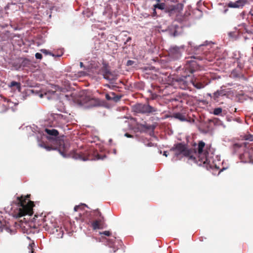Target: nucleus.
Returning a JSON list of instances; mask_svg holds the SVG:
<instances>
[{
	"label": "nucleus",
	"mask_w": 253,
	"mask_h": 253,
	"mask_svg": "<svg viewBox=\"0 0 253 253\" xmlns=\"http://www.w3.org/2000/svg\"><path fill=\"white\" fill-rule=\"evenodd\" d=\"M75 104L78 107L84 109L93 107L104 106V102L98 99H92L86 95L84 91L78 93L77 96L74 99Z\"/></svg>",
	"instance_id": "nucleus-1"
},
{
	"label": "nucleus",
	"mask_w": 253,
	"mask_h": 253,
	"mask_svg": "<svg viewBox=\"0 0 253 253\" xmlns=\"http://www.w3.org/2000/svg\"><path fill=\"white\" fill-rule=\"evenodd\" d=\"M169 151L174 152V157L176 158H178L181 155L183 157H188L189 160L193 161L194 163H197L196 158L191 154L192 150L189 149L187 144L184 142H178L174 144Z\"/></svg>",
	"instance_id": "nucleus-2"
},
{
	"label": "nucleus",
	"mask_w": 253,
	"mask_h": 253,
	"mask_svg": "<svg viewBox=\"0 0 253 253\" xmlns=\"http://www.w3.org/2000/svg\"><path fill=\"white\" fill-rule=\"evenodd\" d=\"M17 208L14 211L13 216L18 218L25 215L30 214L34 205L33 203L28 201L27 204L26 199L23 200L19 197L17 198Z\"/></svg>",
	"instance_id": "nucleus-3"
},
{
	"label": "nucleus",
	"mask_w": 253,
	"mask_h": 253,
	"mask_svg": "<svg viewBox=\"0 0 253 253\" xmlns=\"http://www.w3.org/2000/svg\"><path fill=\"white\" fill-rule=\"evenodd\" d=\"M233 154H238L241 159H249L248 163L253 164V150H249L245 143H235L232 146Z\"/></svg>",
	"instance_id": "nucleus-4"
},
{
	"label": "nucleus",
	"mask_w": 253,
	"mask_h": 253,
	"mask_svg": "<svg viewBox=\"0 0 253 253\" xmlns=\"http://www.w3.org/2000/svg\"><path fill=\"white\" fill-rule=\"evenodd\" d=\"M133 111L136 113L142 114H153L155 115V113L158 111V109L151 106L148 103H137L133 105L132 107Z\"/></svg>",
	"instance_id": "nucleus-5"
},
{
	"label": "nucleus",
	"mask_w": 253,
	"mask_h": 253,
	"mask_svg": "<svg viewBox=\"0 0 253 253\" xmlns=\"http://www.w3.org/2000/svg\"><path fill=\"white\" fill-rule=\"evenodd\" d=\"M205 146V143L203 141H200L198 143V153L199 155V161H201L200 164H198L199 165H201L202 163L204 164H209L210 163V158L211 157V156H210V152L211 150L208 151L207 149L204 152V148Z\"/></svg>",
	"instance_id": "nucleus-6"
},
{
	"label": "nucleus",
	"mask_w": 253,
	"mask_h": 253,
	"mask_svg": "<svg viewBox=\"0 0 253 253\" xmlns=\"http://www.w3.org/2000/svg\"><path fill=\"white\" fill-rule=\"evenodd\" d=\"M185 50V46L184 45L180 46L173 45L169 47L168 52L170 58L174 60H177L181 58Z\"/></svg>",
	"instance_id": "nucleus-7"
},
{
	"label": "nucleus",
	"mask_w": 253,
	"mask_h": 253,
	"mask_svg": "<svg viewBox=\"0 0 253 253\" xmlns=\"http://www.w3.org/2000/svg\"><path fill=\"white\" fill-rule=\"evenodd\" d=\"M45 131L47 134V139L49 141H55L60 146L64 144V142L59 136V132L54 128H45Z\"/></svg>",
	"instance_id": "nucleus-8"
},
{
	"label": "nucleus",
	"mask_w": 253,
	"mask_h": 253,
	"mask_svg": "<svg viewBox=\"0 0 253 253\" xmlns=\"http://www.w3.org/2000/svg\"><path fill=\"white\" fill-rule=\"evenodd\" d=\"M46 226L47 227L48 230H51L53 234L59 232V233L57 234V238H63L64 235L63 230L62 229L61 227L57 226L56 223L50 222L49 224L46 223Z\"/></svg>",
	"instance_id": "nucleus-9"
},
{
	"label": "nucleus",
	"mask_w": 253,
	"mask_h": 253,
	"mask_svg": "<svg viewBox=\"0 0 253 253\" xmlns=\"http://www.w3.org/2000/svg\"><path fill=\"white\" fill-rule=\"evenodd\" d=\"M6 231L11 235H15L16 233V230L15 228H10L9 222H6L5 220H1L0 219V232Z\"/></svg>",
	"instance_id": "nucleus-10"
},
{
	"label": "nucleus",
	"mask_w": 253,
	"mask_h": 253,
	"mask_svg": "<svg viewBox=\"0 0 253 253\" xmlns=\"http://www.w3.org/2000/svg\"><path fill=\"white\" fill-rule=\"evenodd\" d=\"M189 77V75L177 77L175 79V81L181 86L180 87L182 89H185L187 86L188 85V81L187 80V79Z\"/></svg>",
	"instance_id": "nucleus-11"
},
{
	"label": "nucleus",
	"mask_w": 253,
	"mask_h": 253,
	"mask_svg": "<svg viewBox=\"0 0 253 253\" xmlns=\"http://www.w3.org/2000/svg\"><path fill=\"white\" fill-rule=\"evenodd\" d=\"M136 126H138V127L137 128L138 129V131L140 132H145L146 131H145V130H144L142 128L140 129L139 127V126H140V127H142L143 128H144L145 129H146V130H151L153 132H154V130L156 127L155 125H147L146 123H145V124H141L139 123H136Z\"/></svg>",
	"instance_id": "nucleus-12"
},
{
	"label": "nucleus",
	"mask_w": 253,
	"mask_h": 253,
	"mask_svg": "<svg viewBox=\"0 0 253 253\" xmlns=\"http://www.w3.org/2000/svg\"><path fill=\"white\" fill-rule=\"evenodd\" d=\"M247 2V0H238L235 2L230 1L228 3V6L230 8H242Z\"/></svg>",
	"instance_id": "nucleus-13"
},
{
	"label": "nucleus",
	"mask_w": 253,
	"mask_h": 253,
	"mask_svg": "<svg viewBox=\"0 0 253 253\" xmlns=\"http://www.w3.org/2000/svg\"><path fill=\"white\" fill-rule=\"evenodd\" d=\"M179 26L177 25L172 24L168 27L167 31L170 36L175 37L179 35L177 30Z\"/></svg>",
	"instance_id": "nucleus-14"
},
{
	"label": "nucleus",
	"mask_w": 253,
	"mask_h": 253,
	"mask_svg": "<svg viewBox=\"0 0 253 253\" xmlns=\"http://www.w3.org/2000/svg\"><path fill=\"white\" fill-rule=\"evenodd\" d=\"M116 241V237L114 236L111 237V238L107 240V245L111 248H113V251L110 250L109 251L110 253H115L117 250H118V248H115V242Z\"/></svg>",
	"instance_id": "nucleus-15"
},
{
	"label": "nucleus",
	"mask_w": 253,
	"mask_h": 253,
	"mask_svg": "<svg viewBox=\"0 0 253 253\" xmlns=\"http://www.w3.org/2000/svg\"><path fill=\"white\" fill-rule=\"evenodd\" d=\"M37 140L38 141V146L40 147L45 149L47 151L56 150V149H58L57 147H52L51 146H47L43 142H41L39 137H37Z\"/></svg>",
	"instance_id": "nucleus-16"
},
{
	"label": "nucleus",
	"mask_w": 253,
	"mask_h": 253,
	"mask_svg": "<svg viewBox=\"0 0 253 253\" xmlns=\"http://www.w3.org/2000/svg\"><path fill=\"white\" fill-rule=\"evenodd\" d=\"M173 117L175 119L180 120L181 122H188V120L185 117V116L179 112L174 113L173 115Z\"/></svg>",
	"instance_id": "nucleus-17"
},
{
	"label": "nucleus",
	"mask_w": 253,
	"mask_h": 253,
	"mask_svg": "<svg viewBox=\"0 0 253 253\" xmlns=\"http://www.w3.org/2000/svg\"><path fill=\"white\" fill-rule=\"evenodd\" d=\"M4 9L5 10L8 9H11L12 10L17 11L18 10V6L15 3H8L4 7Z\"/></svg>",
	"instance_id": "nucleus-18"
},
{
	"label": "nucleus",
	"mask_w": 253,
	"mask_h": 253,
	"mask_svg": "<svg viewBox=\"0 0 253 253\" xmlns=\"http://www.w3.org/2000/svg\"><path fill=\"white\" fill-rule=\"evenodd\" d=\"M119 75L115 72H112L110 75V80H109V83L110 84H115L116 81L118 79Z\"/></svg>",
	"instance_id": "nucleus-19"
},
{
	"label": "nucleus",
	"mask_w": 253,
	"mask_h": 253,
	"mask_svg": "<svg viewBox=\"0 0 253 253\" xmlns=\"http://www.w3.org/2000/svg\"><path fill=\"white\" fill-rule=\"evenodd\" d=\"M166 4L164 2H158L153 5L155 8L158 9L160 10H165L166 12L167 10L166 9Z\"/></svg>",
	"instance_id": "nucleus-20"
},
{
	"label": "nucleus",
	"mask_w": 253,
	"mask_h": 253,
	"mask_svg": "<svg viewBox=\"0 0 253 253\" xmlns=\"http://www.w3.org/2000/svg\"><path fill=\"white\" fill-rule=\"evenodd\" d=\"M73 158L75 160H80L83 161H87L89 160L88 158L83 157L82 155L77 153L74 155Z\"/></svg>",
	"instance_id": "nucleus-21"
},
{
	"label": "nucleus",
	"mask_w": 253,
	"mask_h": 253,
	"mask_svg": "<svg viewBox=\"0 0 253 253\" xmlns=\"http://www.w3.org/2000/svg\"><path fill=\"white\" fill-rule=\"evenodd\" d=\"M112 73L110 70L107 68V65L106 64H104L103 69V74L102 75H110Z\"/></svg>",
	"instance_id": "nucleus-22"
},
{
	"label": "nucleus",
	"mask_w": 253,
	"mask_h": 253,
	"mask_svg": "<svg viewBox=\"0 0 253 253\" xmlns=\"http://www.w3.org/2000/svg\"><path fill=\"white\" fill-rule=\"evenodd\" d=\"M10 87L16 86V88L18 90H20L21 88V84L19 82H17L16 81H12L10 83V84L9 85Z\"/></svg>",
	"instance_id": "nucleus-23"
},
{
	"label": "nucleus",
	"mask_w": 253,
	"mask_h": 253,
	"mask_svg": "<svg viewBox=\"0 0 253 253\" xmlns=\"http://www.w3.org/2000/svg\"><path fill=\"white\" fill-rule=\"evenodd\" d=\"M183 8V4L181 3H178L174 6L173 8L171 9V10H176L178 11L182 10Z\"/></svg>",
	"instance_id": "nucleus-24"
},
{
	"label": "nucleus",
	"mask_w": 253,
	"mask_h": 253,
	"mask_svg": "<svg viewBox=\"0 0 253 253\" xmlns=\"http://www.w3.org/2000/svg\"><path fill=\"white\" fill-rule=\"evenodd\" d=\"M30 60L26 58H24L22 59V62H21V66L23 67H28L30 64Z\"/></svg>",
	"instance_id": "nucleus-25"
},
{
	"label": "nucleus",
	"mask_w": 253,
	"mask_h": 253,
	"mask_svg": "<svg viewBox=\"0 0 253 253\" xmlns=\"http://www.w3.org/2000/svg\"><path fill=\"white\" fill-rule=\"evenodd\" d=\"M111 94L113 96V100L115 102L119 101L121 98V95H116L114 92H111Z\"/></svg>",
	"instance_id": "nucleus-26"
},
{
	"label": "nucleus",
	"mask_w": 253,
	"mask_h": 253,
	"mask_svg": "<svg viewBox=\"0 0 253 253\" xmlns=\"http://www.w3.org/2000/svg\"><path fill=\"white\" fill-rule=\"evenodd\" d=\"M91 225H92V227L93 230H96L97 229H100V228L99 223V221L98 220H96V221L93 222L91 223Z\"/></svg>",
	"instance_id": "nucleus-27"
},
{
	"label": "nucleus",
	"mask_w": 253,
	"mask_h": 253,
	"mask_svg": "<svg viewBox=\"0 0 253 253\" xmlns=\"http://www.w3.org/2000/svg\"><path fill=\"white\" fill-rule=\"evenodd\" d=\"M224 94L223 93V90H217L213 93V96L215 98H218L219 96L223 95Z\"/></svg>",
	"instance_id": "nucleus-28"
},
{
	"label": "nucleus",
	"mask_w": 253,
	"mask_h": 253,
	"mask_svg": "<svg viewBox=\"0 0 253 253\" xmlns=\"http://www.w3.org/2000/svg\"><path fill=\"white\" fill-rule=\"evenodd\" d=\"M222 109L221 107H217L214 109L213 114L214 115H218L222 112Z\"/></svg>",
	"instance_id": "nucleus-29"
},
{
	"label": "nucleus",
	"mask_w": 253,
	"mask_h": 253,
	"mask_svg": "<svg viewBox=\"0 0 253 253\" xmlns=\"http://www.w3.org/2000/svg\"><path fill=\"white\" fill-rule=\"evenodd\" d=\"M81 206H84L87 208H89L87 205H86L85 204H81V205H76L75 206L74 208V210L75 211H77L79 210V209L80 208Z\"/></svg>",
	"instance_id": "nucleus-30"
},
{
	"label": "nucleus",
	"mask_w": 253,
	"mask_h": 253,
	"mask_svg": "<svg viewBox=\"0 0 253 253\" xmlns=\"http://www.w3.org/2000/svg\"><path fill=\"white\" fill-rule=\"evenodd\" d=\"M34 246H35V244H34V242L29 244L28 248H29V253H34V251H33V247Z\"/></svg>",
	"instance_id": "nucleus-31"
},
{
	"label": "nucleus",
	"mask_w": 253,
	"mask_h": 253,
	"mask_svg": "<svg viewBox=\"0 0 253 253\" xmlns=\"http://www.w3.org/2000/svg\"><path fill=\"white\" fill-rule=\"evenodd\" d=\"M56 150L58 151L59 154L63 157V158H67L68 156L65 154L63 151L61 150L60 149L58 148Z\"/></svg>",
	"instance_id": "nucleus-32"
},
{
	"label": "nucleus",
	"mask_w": 253,
	"mask_h": 253,
	"mask_svg": "<svg viewBox=\"0 0 253 253\" xmlns=\"http://www.w3.org/2000/svg\"><path fill=\"white\" fill-rule=\"evenodd\" d=\"M56 150L58 151L59 154L63 157V158H67L68 156L65 154L63 151L61 150L60 149L58 148Z\"/></svg>",
	"instance_id": "nucleus-33"
},
{
	"label": "nucleus",
	"mask_w": 253,
	"mask_h": 253,
	"mask_svg": "<svg viewBox=\"0 0 253 253\" xmlns=\"http://www.w3.org/2000/svg\"><path fill=\"white\" fill-rule=\"evenodd\" d=\"M41 52L42 53H43V54H45V55H51V52L47 50V49H42L41 50Z\"/></svg>",
	"instance_id": "nucleus-34"
},
{
	"label": "nucleus",
	"mask_w": 253,
	"mask_h": 253,
	"mask_svg": "<svg viewBox=\"0 0 253 253\" xmlns=\"http://www.w3.org/2000/svg\"><path fill=\"white\" fill-rule=\"evenodd\" d=\"M245 139L250 141H253V135L249 134L245 136Z\"/></svg>",
	"instance_id": "nucleus-35"
},
{
	"label": "nucleus",
	"mask_w": 253,
	"mask_h": 253,
	"mask_svg": "<svg viewBox=\"0 0 253 253\" xmlns=\"http://www.w3.org/2000/svg\"><path fill=\"white\" fill-rule=\"evenodd\" d=\"M105 97L107 100H113V96L111 95V92L110 93L106 94Z\"/></svg>",
	"instance_id": "nucleus-36"
},
{
	"label": "nucleus",
	"mask_w": 253,
	"mask_h": 253,
	"mask_svg": "<svg viewBox=\"0 0 253 253\" xmlns=\"http://www.w3.org/2000/svg\"><path fill=\"white\" fill-rule=\"evenodd\" d=\"M135 63V61L131 60H128L127 61L126 63V66H132Z\"/></svg>",
	"instance_id": "nucleus-37"
},
{
	"label": "nucleus",
	"mask_w": 253,
	"mask_h": 253,
	"mask_svg": "<svg viewBox=\"0 0 253 253\" xmlns=\"http://www.w3.org/2000/svg\"><path fill=\"white\" fill-rule=\"evenodd\" d=\"M100 234L107 236H110L111 235V232L109 231H105L102 232H100Z\"/></svg>",
	"instance_id": "nucleus-38"
},
{
	"label": "nucleus",
	"mask_w": 253,
	"mask_h": 253,
	"mask_svg": "<svg viewBox=\"0 0 253 253\" xmlns=\"http://www.w3.org/2000/svg\"><path fill=\"white\" fill-rule=\"evenodd\" d=\"M35 57L37 59H41L42 57V55L41 53L37 52L35 54Z\"/></svg>",
	"instance_id": "nucleus-39"
},
{
	"label": "nucleus",
	"mask_w": 253,
	"mask_h": 253,
	"mask_svg": "<svg viewBox=\"0 0 253 253\" xmlns=\"http://www.w3.org/2000/svg\"><path fill=\"white\" fill-rule=\"evenodd\" d=\"M106 157V156L105 155L101 156L100 155L97 154L96 156L97 160H103Z\"/></svg>",
	"instance_id": "nucleus-40"
},
{
	"label": "nucleus",
	"mask_w": 253,
	"mask_h": 253,
	"mask_svg": "<svg viewBox=\"0 0 253 253\" xmlns=\"http://www.w3.org/2000/svg\"><path fill=\"white\" fill-rule=\"evenodd\" d=\"M191 82H192L193 86L197 89H201L202 87V86L201 84H195L193 82H192V81H191Z\"/></svg>",
	"instance_id": "nucleus-41"
},
{
	"label": "nucleus",
	"mask_w": 253,
	"mask_h": 253,
	"mask_svg": "<svg viewBox=\"0 0 253 253\" xmlns=\"http://www.w3.org/2000/svg\"><path fill=\"white\" fill-rule=\"evenodd\" d=\"M105 86L111 89H113L114 87H115L116 86V85H112V84H106L105 85Z\"/></svg>",
	"instance_id": "nucleus-42"
},
{
	"label": "nucleus",
	"mask_w": 253,
	"mask_h": 253,
	"mask_svg": "<svg viewBox=\"0 0 253 253\" xmlns=\"http://www.w3.org/2000/svg\"><path fill=\"white\" fill-rule=\"evenodd\" d=\"M152 16L153 17H157V12H156V8H155V7H153V12H152Z\"/></svg>",
	"instance_id": "nucleus-43"
},
{
	"label": "nucleus",
	"mask_w": 253,
	"mask_h": 253,
	"mask_svg": "<svg viewBox=\"0 0 253 253\" xmlns=\"http://www.w3.org/2000/svg\"><path fill=\"white\" fill-rule=\"evenodd\" d=\"M245 31L248 34H253V30L252 29L245 28Z\"/></svg>",
	"instance_id": "nucleus-44"
},
{
	"label": "nucleus",
	"mask_w": 253,
	"mask_h": 253,
	"mask_svg": "<svg viewBox=\"0 0 253 253\" xmlns=\"http://www.w3.org/2000/svg\"><path fill=\"white\" fill-rule=\"evenodd\" d=\"M8 26V23H1L0 22V27L2 28V29H4L6 27H7Z\"/></svg>",
	"instance_id": "nucleus-45"
},
{
	"label": "nucleus",
	"mask_w": 253,
	"mask_h": 253,
	"mask_svg": "<svg viewBox=\"0 0 253 253\" xmlns=\"http://www.w3.org/2000/svg\"><path fill=\"white\" fill-rule=\"evenodd\" d=\"M33 92H34V90L33 89H28L26 91L25 96L29 95L31 93H33Z\"/></svg>",
	"instance_id": "nucleus-46"
},
{
	"label": "nucleus",
	"mask_w": 253,
	"mask_h": 253,
	"mask_svg": "<svg viewBox=\"0 0 253 253\" xmlns=\"http://www.w3.org/2000/svg\"><path fill=\"white\" fill-rule=\"evenodd\" d=\"M58 119H63L64 120H65L66 119V117L65 116H64V115H62V114H58Z\"/></svg>",
	"instance_id": "nucleus-47"
},
{
	"label": "nucleus",
	"mask_w": 253,
	"mask_h": 253,
	"mask_svg": "<svg viewBox=\"0 0 253 253\" xmlns=\"http://www.w3.org/2000/svg\"><path fill=\"white\" fill-rule=\"evenodd\" d=\"M191 58H194V59H197L199 60H202V58L200 56H191Z\"/></svg>",
	"instance_id": "nucleus-48"
},
{
	"label": "nucleus",
	"mask_w": 253,
	"mask_h": 253,
	"mask_svg": "<svg viewBox=\"0 0 253 253\" xmlns=\"http://www.w3.org/2000/svg\"><path fill=\"white\" fill-rule=\"evenodd\" d=\"M50 55L54 57H60L62 55V54H54L51 52V55Z\"/></svg>",
	"instance_id": "nucleus-49"
},
{
	"label": "nucleus",
	"mask_w": 253,
	"mask_h": 253,
	"mask_svg": "<svg viewBox=\"0 0 253 253\" xmlns=\"http://www.w3.org/2000/svg\"><path fill=\"white\" fill-rule=\"evenodd\" d=\"M103 79L108 81L109 82V80H110V77L109 75H103Z\"/></svg>",
	"instance_id": "nucleus-50"
},
{
	"label": "nucleus",
	"mask_w": 253,
	"mask_h": 253,
	"mask_svg": "<svg viewBox=\"0 0 253 253\" xmlns=\"http://www.w3.org/2000/svg\"><path fill=\"white\" fill-rule=\"evenodd\" d=\"M125 136L127 137V138H133V136L128 134V133H126L124 135Z\"/></svg>",
	"instance_id": "nucleus-51"
},
{
	"label": "nucleus",
	"mask_w": 253,
	"mask_h": 253,
	"mask_svg": "<svg viewBox=\"0 0 253 253\" xmlns=\"http://www.w3.org/2000/svg\"><path fill=\"white\" fill-rule=\"evenodd\" d=\"M208 41H206V42H204V44H201L199 45L198 46V47L197 48V49L199 48L200 47H201V46H204V45H207V44H208Z\"/></svg>",
	"instance_id": "nucleus-52"
},
{
	"label": "nucleus",
	"mask_w": 253,
	"mask_h": 253,
	"mask_svg": "<svg viewBox=\"0 0 253 253\" xmlns=\"http://www.w3.org/2000/svg\"><path fill=\"white\" fill-rule=\"evenodd\" d=\"M80 66L81 68H83L84 69H85L84 66V65L83 63L82 62H80Z\"/></svg>",
	"instance_id": "nucleus-53"
},
{
	"label": "nucleus",
	"mask_w": 253,
	"mask_h": 253,
	"mask_svg": "<svg viewBox=\"0 0 253 253\" xmlns=\"http://www.w3.org/2000/svg\"><path fill=\"white\" fill-rule=\"evenodd\" d=\"M168 154H168V152L166 151H164L163 154V156H164L166 157H168Z\"/></svg>",
	"instance_id": "nucleus-54"
},
{
	"label": "nucleus",
	"mask_w": 253,
	"mask_h": 253,
	"mask_svg": "<svg viewBox=\"0 0 253 253\" xmlns=\"http://www.w3.org/2000/svg\"><path fill=\"white\" fill-rule=\"evenodd\" d=\"M187 62L189 63V64H192L193 65L195 63V62L192 60H189L187 61Z\"/></svg>",
	"instance_id": "nucleus-55"
},
{
	"label": "nucleus",
	"mask_w": 253,
	"mask_h": 253,
	"mask_svg": "<svg viewBox=\"0 0 253 253\" xmlns=\"http://www.w3.org/2000/svg\"><path fill=\"white\" fill-rule=\"evenodd\" d=\"M95 211H97V215L99 216H101V212L98 211V209H97Z\"/></svg>",
	"instance_id": "nucleus-56"
},
{
	"label": "nucleus",
	"mask_w": 253,
	"mask_h": 253,
	"mask_svg": "<svg viewBox=\"0 0 253 253\" xmlns=\"http://www.w3.org/2000/svg\"><path fill=\"white\" fill-rule=\"evenodd\" d=\"M131 40V38L130 37H128L126 40V42H125V44L126 43V42H129Z\"/></svg>",
	"instance_id": "nucleus-57"
},
{
	"label": "nucleus",
	"mask_w": 253,
	"mask_h": 253,
	"mask_svg": "<svg viewBox=\"0 0 253 253\" xmlns=\"http://www.w3.org/2000/svg\"><path fill=\"white\" fill-rule=\"evenodd\" d=\"M149 16H150L149 14H147V13H145L144 15V17H148Z\"/></svg>",
	"instance_id": "nucleus-58"
},
{
	"label": "nucleus",
	"mask_w": 253,
	"mask_h": 253,
	"mask_svg": "<svg viewBox=\"0 0 253 253\" xmlns=\"http://www.w3.org/2000/svg\"><path fill=\"white\" fill-rule=\"evenodd\" d=\"M113 153H114V154H116V153H117V150H116V149H113Z\"/></svg>",
	"instance_id": "nucleus-59"
},
{
	"label": "nucleus",
	"mask_w": 253,
	"mask_h": 253,
	"mask_svg": "<svg viewBox=\"0 0 253 253\" xmlns=\"http://www.w3.org/2000/svg\"><path fill=\"white\" fill-rule=\"evenodd\" d=\"M241 15H242V16H244V15H245V12H244V11H243V12H242L241 13Z\"/></svg>",
	"instance_id": "nucleus-60"
},
{
	"label": "nucleus",
	"mask_w": 253,
	"mask_h": 253,
	"mask_svg": "<svg viewBox=\"0 0 253 253\" xmlns=\"http://www.w3.org/2000/svg\"><path fill=\"white\" fill-rule=\"evenodd\" d=\"M55 93H56V92H55V91H51V94H54Z\"/></svg>",
	"instance_id": "nucleus-61"
},
{
	"label": "nucleus",
	"mask_w": 253,
	"mask_h": 253,
	"mask_svg": "<svg viewBox=\"0 0 253 253\" xmlns=\"http://www.w3.org/2000/svg\"><path fill=\"white\" fill-rule=\"evenodd\" d=\"M147 146H149V147H151L152 146V143H150L148 144Z\"/></svg>",
	"instance_id": "nucleus-62"
},
{
	"label": "nucleus",
	"mask_w": 253,
	"mask_h": 253,
	"mask_svg": "<svg viewBox=\"0 0 253 253\" xmlns=\"http://www.w3.org/2000/svg\"><path fill=\"white\" fill-rule=\"evenodd\" d=\"M65 97L67 99H69V96L68 95H65Z\"/></svg>",
	"instance_id": "nucleus-63"
},
{
	"label": "nucleus",
	"mask_w": 253,
	"mask_h": 253,
	"mask_svg": "<svg viewBox=\"0 0 253 253\" xmlns=\"http://www.w3.org/2000/svg\"><path fill=\"white\" fill-rule=\"evenodd\" d=\"M244 39H245V41H246V40H247L249 39V38H248V37H244Z\"/></svg>",
	"instance_id": "nucleus-64"
}]
</instances>
